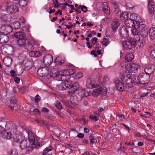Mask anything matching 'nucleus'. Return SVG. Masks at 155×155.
<instances>
[{
    "label": "nucleus",
    "instance_id": "f257e3e1",
    "mask_svg": "<svg viewBox=\"0 0 155 155\" xmlns=\"http://www.w3.org/2000/svg\"><path fill=\"white\" fill-rule=\"evenodd\" d=\"M120 78L122 82H124L127 88H131L134 84L137 82L136 78L134 76H131L130 74H121Z\"/></svg>",
    "mask_w": 155,
    "mask_h": 155
},
{
    "label": "nucleus",
    "instance_id": "f03ea898",
    "mask_svg": "<svg viewBox=\"0 0 155 155\" xmlns=\"http://www.w3.org/2000/svg\"><path fill=\"white\" fill-rule=\"evenodd\" d=\"M2 11H6L9 14H14L18 12V8L16 6L9 4L8 2H6L1 6L0 8Z\"/></svg>",
    "mask_w": 155,
    "mask_h": 155
},
{
    "label": "nucleus",
    "instance_id": "7ed1b4c3",
    "mask_svg": "<svg viewBox=\"0 0 155 155\" xmlns=\"http://www.w3.org/2000/svg\"><path fill=\"white\" fill-rule=\"evenodd\" d=\"M150 80V76L145 73H140L137 76V84H147Z\"/></svg>",
    "mask_w": 155,
    "mask_h": 155
},
{
    "label": "nucleus",
    "instance_id": "20e7f679",
    "mask_svg": "<svg viewBox=\"0 0 155 155\" xmlns=\"http://www.w3.org/2000/svg\"><path fill=\"white\" fill-rule=\"evenodd\" d=\"M20 147L21 149H26L28 151H32L33 150V145L28 140L25 139V137L23 140L19 143Z\"/></svg>",
    "mask_w": 155,
    "mask_h": 155
},
{
    "label": "nucleus",
    "instance_id": "39448f33",
    "mask_svg": "<svg viewBox=\"0 0 155 155\" xmlns=\"http://www.w3.org/2000/svg\"><path fill=\"white\" fill-rule=\"evenodd\" d=\"M137 28L139 30V33L143 37L145 38L147 36L148 34V29L147 26L144 24L140 25H137Z\"/></svg>",
    "mask_w": 155,
    "mask_h": 155
},
{
    "label": "nucleus",
    "instance_id": "423d86ee",
    "mask_svg": "<svg viewBox=\"0 0 155 155\" xmlns=\"http://www.w3.org/2000/svg\"><path fill=\"white\" fill-rule=\"evenodd\" d=\"M12 28L11 26L6 25L2 26L0 28V33L6 35L10 34L12 31Z\"/></svg>",
    "mask_w": 155,
    "mask_h": 155
},
{
    "label": "nucleus",
    "instance_id": "0eeeda50",
    "mask_svg": "<svg viewBox=\"0 0 155 155\" xmlns=\"http://www.w3.org/2000/svg\"><path fill=\"white\" fill-rule=\"evenodd\" d=\"M116 87L120 91H124L126 88V86L125 85V83L120 80H117L114 81Z\"/></svg>",
    "mask_w": 155,
    "mask_h": 155
},
{
    "label": "nucleus",
    "instance_id": "6e6552de",
    "mask_svg": "<svg viewBox=\"0 0 155 155\" xmlns=\"http://www.w3.org/2000/svg\"><path fill=\"white\" fill-rule=\"evenodd\" d=\"M130 41L133 43V46L137 49L141 48L143 47V42L140 39L136 40L135 38H131Z\"/></svg>",
    "mask_w": 155,
    "mask_h": 155
},
{
    "label": "nucleus",
    "instance_id": "1a4fd4ad",
    "mask_svg": "<svg viewBox=\"0 0 155 155\" xmlns=\"http://www.w3.org/2000/svg\"><path fill=\"white\" fill-rule=\"evenodd\" d=\"M71 84V82L70 81H63L57 87L59 90H64L69 87Z\"/></svg>",
    "mask_w": 155,
    "mask_h": 155
},
{
    "label": "nucleus",
    "instance_id": "9d476101",
    "mask_svg": "<svg viewBox=\"0 0 155 155\" xmlns=\"http://www.w3.org/2000/svg\"><path fill=\"white\" fill-rule=\"evenodd\" d=\"M37 42L34 40H31L25 45L24 48L27 51L31 52L34 49L33 45H35Z\"/></svg>",
    "mask_w": 155,
    "mask_h": 155
},
{
    "label": "nucleus",
    "instance_id": "9b49d317",
    "mask_svg": "<svg viewBox=\"0 0 155 155\" xmlns=\"http://www.w3.org/2000/svg\"><path fill=\"white\" fill-rule=\"evenodd\" d=\"M128 29L125 27H122L119 29L120 35L122 38H127L128 35Z\"/></svg>",
    "mask_w": 155,
    "mask_h": 155
},
{
    "label": "nucleus",
    "instance_id": "f8f14e48",
    "mask_svg": "<svg viewBox=\"0 0 155 155\" xmlns=\"http://www.w3.org/2000/svg\"><path fill=\"white\" fill-rule=\"evenodd\" d=\"M95 82L91 78H87L86 80V85L87 87L89 88L92 89L94 88L98 87L99 85L95 84Z\"/></svg>",
    "mask_w": 155,
    "mask_h": 155
},
{
    "label": "nucleus",
    "instance_id": "ddd939ff",
    "mask_svg": "<svg viewBox=\"0 0 155 155\" xmlns=\"http://www.w3.org/2000/svg\"><path fill=\"white\" fill-rule=\"evenodd\" d=\"M37 74L40 77L47 76L48 74V71L47 68L42 67L38 70Z\"/></svg>",
    "mask_w": 155,
    "mask_h": 155
},
{
    "label": "nucleus",
    "instance_id": "4468645a",
    "mask_svg": "<svg viewBox=\"0 0 155 155\" xmlns=\"http://www.w3.org/2000/svg\"><path fill=\"white\" fill-rule=\"evenodd\" d=\"M28 141L33 145H36L38 143L37 140L36 139L34 136L33 133L31 131L28 132Z\"/></svg>",
    "mask_w": 155,
    "mask_h": 155
},
{
    "label": "nucleus",
    "instance_id": "2eb2a0df",
    "mask_svg": "<svg viewBox=\"0 0 155 155\" xmlns=\"http://www.w3.org/2000/svg\"><path fill=\"white\" fill-rule=\"evenodd\" d=\"M69 87L68 93L70 94L74 93L78 89L79 84L77 82H74L72 85H70Z\"/></svg>",
    "mask_w": 155,
    "mask_h": 155
},
{
    "label": "nucleus",
    "instance_id": "dca6fc26",
    "mask_svg": "<svg viewBox=\"0 0 155 155\" xmlns=\"http://www.w3.org/2000/svg\"><path fill=\"white\" fill-rule=\"evenodd\" d=\"M131 38L129 39L128 41H125L122 43L123 47L127 50H130L132 48L133 43L130 41Z\"/></svg>",
    "mask_w": 155,
    "mask_h": 155
},
{
    "label": "nucleus",
    "instance_id": "f3484780",
    "mask_svg": "<svg viewBox=\"0 0 155 155\" xmlns=\"http://www.w3.org/2000/svg\"><path fill=\"white\" fill-rule=\"evenodd\" d=\"M54 70L53 69L52 70V75H51V76L53 77L56 80L61 81L62 78H61V74H62V71H58L57 70V72L55 73L54 72Z\"/></svg>",
    "mask_w": 155,
    "mask_h": 155
},
{
    "label": "nucleus",
    "instance_id": "a211bd4d",
    "mask_svg": "<svg viewBox=\"0 0 155 155\" xmlns=\"http://www.w3.org/2000/svg\"><path fill=\"white\" fill-rule=\"evenodd\" d=\"M154 68L155 66L153 65L149 64L144 69L145 73L150 76L153 72Z\"/></svg>",
    "mask_w": 155,
    "mask_h": 155
},
{
    "label": "nucleus",
    "instance_id": "6ab92c4d",
    "mask_svg": "<svg viewBox=\"0 0 155 155\" xmlns=\"http://www.w3.org/2000/svg\"><path fill=\"white\" fill-rule=\"evenodd\" d=\"M43 61L46 65H50L53 61V57L50 55L46 56L43 58Z\"/></svg>",
    "mask_w": 155,
    "mask_h": 155
},
{
    "label": "nucleus",
    "instance_id": "aec40b11",
    "mask_svg": "<svg viewBox=\"0 0 155 155\" xmlns=\"http://www.w3.org/2000/svg\"><path fill=\"white\" fill-rule=\"evenodd\" d=\"M125 24L128 28H131L134 26H137L136 23L129 18H127L125 21Z\"/></svg>",
    "mask_w": 155,
    "mask_h": 155
},
{
    "label": "nucleus",
    "instance_id": "412c9836",
    "mask_svg": "<svg viewBox=\"0 0 155 155\" xmlns=\"http://www.w3.org/2000/svg\"><path fill=\"white\" fill-rule=\"evenodd\" d=\"M102 8L104 12L107 15H110V8L108 6L106 2H104L103 3L102 5Z\"/></svg>",
    "mask_w": 155,
    "mask_h": 155
},
{
    "label": "nucleus",
    "instance_id": "4be33fe9",
    "mask_svg": "<svg viewBox=\"0 0 155 155\" xmlns=\"http://www.w3.org/2000/svg\"><path fill=\"white\" fill-rule=\"evenodd\" d=\"M120 25V23L116 19H114L112 21L111 24L112 28L113 31L115 32Z\"/></svg>",
    "mask_w": 155,
    "mask_h": 155
},
{
    "label": "nucleus",
    "instance_id": "5701e85b",
    "mask_svg": "<svg viewBox=\"0 0 155 155\" xmlns=\"http://www.w3.org/2000/svg\"><path fill=\"white\" fill-rule=\"evenodd\" d=\"M24 137L22 135L19 134H14L13 138L14 140L16 142H18L19 143L23 140Z\"/></svg>",
    "mask_w": 155,
    "mask_h": 155
},
{
    "label": "nucleus",
    "instance_id": "b1692460",
    "mask_svg": "<svg viewBox=\"0 0 155 155\" xmlns=\"http://www.w3.org/2000/svg\"><path fill=\"white\" fill-rule=\"evenodd\" d=\"M3 61L5 65L7 67H9L12 64V59L9 57H5L3 59Z\"/></svg>",
    "mask_w": 155,
    "mask_h": 155
},
{
    "label": "nucleus",
    "instance_id": "393cba45",
    "mask_svg": "<svg viewBox=\"0 0 155 155\" xmlns=\"http://www.w3.org/2000/svg\"><path fill=\"white\" fill-rule=\"evenodd\" d=\"M129 19L136 23L137 25H139V23L138 22L139 19V17L138 16L137 14L134 13L132 14L130 16Z\"/></svg>",
    "mask_w": 155,
    "mask_h": 155
},
{
    "label": "nucleus",
    "instance_id": "a878e982",
    "mask_svg": "<svg viewBox=\"0 0 155 155\" xmlns=\"http://www.w3.org/2000/svg\"><path fill=\"white\" fill-rule=\"evenodd\" d=\"M14 35L18 40L25 38V34L22 31L16 32L14 34Z\"/></svg>",
    "mask_w": 155,
    "mask_h": 155
},
{
    "label": "nucleus",
    "instance_id": "bb28decb",
    "mask_svg": "<svg viewBox=\"0 0 155 155\" xmlns=\"http://www.w3.org/2000/svg\"><path fill=\"white\" fill-rule=\"evenodd\" d=\"M78 95L81 98L88 96L89 93L85 89H80L78 90Z\"/></svg>",
    "mask_w": 155,
    "mask_h": 155
},
{
    "label": "nucleus",
    "instance_id": "cd10ccee",
    "mask_svg": "<svg viewBox=\"0 0 155 155\" xmlns=\"http://www.w3.org/2000/svg\"><path fill=\"white\" fill-rule=\"evenodd\" d=\"M8 40V37L6 34H2L0 35V43H4L7 42Z\"/></svg>",
    "mask_w": 155,
    "mask_h": 155
},
{
    "label": "nucleus",
    "instance_id": "c85d7f7f",
    "mask_svg": "<svg viewBox=\"0 0 155 155\" xmlns=\"http://www.w3.org/2000/svg\"><path fill=\"white\" fill-rule=\"evenodd\" d=\"M148 8L149 13L152 14L154 11V5L152 0H150L148 2Z\"/></svg>",
    "mask_w": 155,
    "mask_h": 155
},
{
    "label": "nucleus",
    "instance_id": "c756f323",
    "mask_svg": "<svg viewBox=\"0 0 155 155\" xmlns=\"http://www.w3.org/2000/svg\"><path fill=\"white\" fill-rule=\"evenodd\" d=\"M130 70L136 73L137 72L138 70L140 68V66L137 64H132L130 66Z\"/></svg>",
    "mask_w": 155,
    "mask_h": 155
},
{
    "label": "nucleus",
    "instance_id": "7c9ffc66",
    "mask_svg": "<svg viewBox=\"0 0 155 155\" xmlns=\"http://www.w3.org/2000/svg\"><path fill=\"white\" fill-rule=\"evenodd\" d=\"M149 35L151 39L153 40L155 39V28L152 27L150 29Z\"/></svg>",
    "mask_w": 155,
    "mask_h": 155
},
{
    "label": "nucleus",
    "instance_id": "2f4dec72",
    "mask_svg": "<svg viewBox=\"0 0 155 155\" xmlns=\"http://www.w3.org/2000/svg\"><path fill=\"white\" fill-rule=\"evenodd\" d=\"M30 56L33 57H37L40 56L41 55V53L38 51H35L29 52Z\"/></svg>",
    "mask_w": 155,
    "mask_h": 155
},
{
    "label": "nucleus",
    "instance_id": "473e14b6",
    "mask_svg": "<svg viewBox=\"0 0 155 155\" xmlns=\"http://www.w3.org/2000/svg\"><path fill=\"white\" fill-rule=\"evenodd\" d=\"M134 56L132 53L128 54L125 57V59L127 62H130L134 59Z\"/></svg>",
    "mask_w": 155,
    "mask_h": 155
},
{
    "label": "nucleus",
    "instance_id": "72a5a7b5",
    "mask_svg": "<svg viewBox=\"0 0 155 155\" xmlns=\"http://www.w3.org/2000/svg\"><path fill=\"white\" fill-rule=\"evenodd\" d=\"M33 66V63L31 61H27L25 63V67L27 70H29L32 68Z\"/></svg>",
    "mask_w": 155,
    "mask_h": 155
},
{
    "label": "nucleus",
    "instance_id": "f704fd0d",
    "mask_svg": "<svg viewBox=\"0 0 155 155\" xmlns=\"http://www.w3.org/2000/svg\"><path fill=\"white\" fill-rule=\"evenodd\" d=\"M101 89L98 88L94 89L92 94L95 97H98L100 94H101Z\"/></svg>",
    "mask_w": 155,
    "mask_h": 155
},
{
    "label": "nucleus",
    "instance_id": "c9c22d12",
    "mask_svg": "<svg viewBox=\"0 0 155 155\" xmlns=\"http://www.w3.org/2000/svg\"><path fill=\"white\" fill-rule=\"evenodd\" d=\"M120 16L122 20H124V19H126V20L128 18V12H122Z\"/></svg>",
    "mask_w": 155,
    "mask_h": 155
},
{
    "label": "nucleus",
    "instance_id": "e433bc0d",
    "mask_svg": "<svg viewBox=\"0 0 155 155\" xmlns=\"http://www.w3.org/2000/svg\"><path fill=\"white\" fill-rule=\"evenodd\" d=\"M18 45L20 46H24L25 47V45L26 43V38L24 39H20L18 40L17 41Z\"/></svg>",
    "mask_w": 155,
    "mask_h": 155
},
{
    "label": "nucleus",
    "instance_id": "4c0bfd02",
    "mask_svg": "<svg viewBox=\"0 0 155 155\" xmlns=\"http://www.w3.org/2000/svg\"><path fill=\"white\" fill-rule=\"evenodd\" d=\"M137 26H134V28L131 29L132 33L134 35H137L138 33H139V30L138 28H137Z\"/></svg>",
    "mask_w": 155,
    "mask_h": 155
},
{
    "label": "nucleus",
    "instance_id": "58836bf2",
    "mask_svg": "<svg viewBox=\"0 0 155 155\" xmlns=\"http://www.w3.org/2000/svg\"><path fill=\"white\" fill-rule=\"evenodd\" d=\"M37 122L40 125H41L42 124H43L44 126L47 127L48 125V123L46 121H45L42 120L41 119H39L37 120Z\"/></svg>",
    "mask_w": 155,
    "mask_h": 155
},
{
    "label": "nucleus",
    "instance_id": "ea45409f",
    "mask_svg": "<svg viewBox=\"0 0 155 155\" xmlns=\"http://www.w3.org/2000/svg\"><path fill=\"white\" fill-rule=\"evenodd\" d=\"M29 0H19V4L22 6H26Z\"/></svg>",
    "mask_w": 155,
    "mask_h": 155
},
{
    "label": "nucleus",
    "instance_id": "a19ab883",
    "mask_svg": "<svg viewBox=\"0 0 155 155\" xmlns=\"http://www.w3.org/2000/svg\"><path fill=\"white\" fill-rule=\"evenodd\" d=\"M54 105L58 110H60L62 109L61 104L59 101H57L55 103Z\"/></svg>",
    "mask_w": 155,
    "mask_h": 155
},
{
    "label": "nucleus",
    "instance_id": "79ce46f5",
    "mask_svg": "<svg viewBox=\"0 0 155 155\" xmlns=\"http://www.w3.org/2000/svg\"><path fill=\"white\" fill-rule=\"evenodd\" d=\"M13 27L15 29H17L20 27V24L18 21L13 23Z\"/></svg>",
    "mask_w": 155,
    "mask_h": 155
},
{
    "label": "nucleus",
    "instance_id": "37998d69",
    "mask_svg": "<svg viewBox=\"0 0 155 155\" xmlns=\"http://www.w3.org/2000/svg\"><path fill=\"white\" fill-rule=\"evenodd\" d=\"M89 139L90 140V142L91 143H96L97 142V140L94 138V137L92 135L89 136Z\"/></svg>",
    "mask_w": 155,
    "mask_h": 155
},
{
    "label": "nucleus",
    "instance_id": "c03bdc74",
    "mask_svg": "<svg viewBox=\"0 0 155 155\" xmlns=\"http://www.w3.org/2000/svg\"><path fill=\"white\" fill-rule=\"evenodd\" d=\"M68 71L69 70H65L63 71V72L62 73L64 74V75L66 76L67 79H69L70 78L69 72H68Z\"/></svg>",
    "mask_w": 155,
    "mask_h": 155
},
{
    "label": "nucleus",
    "instance_id": "a18cd8bd",
    "mask_svg": "<svg viewBox=\"0 0 155 155\" xmlns=\"http://www.w3.org/2000/svg\"><path fill=\"white\" fill-rule=\"evenodd\" d=\"M0 21H6L7 20V18L5 14H0Z\"/></svg>",
    "mask_w": 155,
    "mask_h": 155
},
{
    "label": "nucleus",
    "instance_id": "49530a36",
    "mask_svg": "<svg viewBox=\"0 0 155 155\" xmlns=\"http://www.w3.org/2000/svg\"><path fill=\"white\" fill-rule=\"evenodd\" d=\"M5 134V133H4L3 135H4V137H5L6 139H9L12 137V134L10 133L7 132H6V135Z\"/></svg>",
    "mask_w": 155,
    "mask_h": 155
},
{
    "label": "nucleus",
    "instance_id": "de8ad7c7",
    "mask_svg": "<svg viewBox=\"0 0 155 155\" xmlns=\"http://www.w3.org/2000/svg\"><path fill=\"white\" fill-rule=\"evenodd\" d=\"M9 155H17L18 153L15 149H13L9 151Z\"/></svg>",
    "mask_w": 155,
    "mask_h": 155
},
{
    "label": "nucleus",
    "instance_id": "09e8293b",
    "mask_svg": "<svg viewBox=\"0 0 155 155\" xmlns=\"http://www.w3.org/2000/svg\"><path fill=\"white\" fill-rule=\"evenodd\" d=\"M102 42L103 45L106 46L109 43L110 41L108 40V39L104 38Z\"/></svg>",
    "mask_w": 155,
    "mask_h": 155
},
{
    "label": "nucleus",
    "instance_id": "8fccbe9b",
    "mask_svg": "<svg viewBox=\"0 0 155 155\" xmlns=\"http://www.w3.org/2000/svg\"><path fill=\"white\" fill-rule=\"evenodd\" d=\"M89 118L95 121H97L99 119V118L97 116L93 115H90L89 117Z\"/></svg>",
    "mask_w": 155,
    "mask_h": 155
},
{
    "label": "nucleus",
    "instance_id": "3c124183",
    "mask_svg": "<svg viewBox=\"0 0 155 155\" xmlns=\"http://www.w3.org/2000/svg\"><path fill=\"white\" fill-rule=\"evenodd\" d=\"M126 67V63L124 62H121L120 65V68L121 69L123 70Z\"/></svg>",
    "mask_w": 155,
    "mask_h": 155
},
{
    "label": "nucleus",
    "instance_id": "603ef678",
    "mask_svg": "<svg viewBox=\"0 0 155 155\" xmlns=\"http://www.w3.org/2000/svg\"><path fill=\"white\" fill-rule=\"evenodd\" d=\"M52 1L53 2V4H54V2H55V4H54V7L55 8H58V7H59V5L61 6V5H60V4H59V2H58V1L57 0H56L55 1L53 0Z\"/></svg>",
    "mask_w": 155,
    "mask_h": 155
},
{
    "label": "nucleus",
    "instance_id": "864d4df0",
    "mask_svg": "<svg viewBox=\"0 0 155 155\" xmlns=\"http://www.w3.org/2000/svg\"><path fill=\"white\" fill-rule=\"evenodd\" d=\"M114 13L117 15V16H120L121 14V11L119 9H116V10H114Z\"/></svg>",
    "mask_w": 155,
    "mask_h": 155
},
{
    "label": "nucleus",
    "instance_id": "5fc2aeb1",
    "mask_svg": "<svg viewBox=\"0 0 155 155\" xmlns=\"http://www.w3.org/2000/svg\"><path fill=\"white\" fill-rule=\"evenodd\" d=\"M113 5V7L114 10L119 9L118 6V3L116 2H114L112 3Z\"/></svg>",
    "mask_w": 155,
    "mask_h": 155
},
{
    "label": "nucleus",
    "instance_id": "6e6d98bb",
    "mask_svg": "<svg viewBox=\"0 0 155 155\" xmlns=\"http://www.w3.org/2000/svg\"><path fill=\"white\" fill-rule=\"evenodd\" d=\"M97 38H96L94 37L92 38L91 40V44L93 45L95 44L97 42Z\"/></svg>",
    "mask_w": 155,
    "mask_h": 155
},
{
    "label": "nucleus",
    "instance_id": "4d7b16f0",
    "mask_svg": "<svg viewBox=\"0 0 155 155\" xmlns=\"http://www.w3.org/2000/svg\"><path fill=\"white\" fill-rule=\"evenodd\" d=\"M5 132L4 128L0 126V136H3L4 133Z\"/></svg>",
    "mask_w": 155,
    "mask_h": 155
},
{
    "label": "nucleus",
    "instance_id": "13d9d810",
    "mask_svg": "<svg viewBox=\"0 0 155 155\" xmlns=\"http://www.w3.org/2000/svg\"><path fill=\"white\" fill-rule=\"evenodd\" d=\"M150 55L152 59H155V49H153L151 51Z\"/></svg>",
    "mask_w": 155,
    "mask_h": 155
},
{
    "label": "nucleus",
    "instance_id": "bf43d9fd",
    "mask_svg": "<svg viewBox=\"0 0 155 155\" xmlns=\"http://www.w3.org/2000/svg\"><path fill=\"white\" fill-rule=\"evenodd\" d=\"M51 150V149H49L47 147L44 150L42 155H48L46 154L47 153Z\"/></svg>",
    "mask_w": 155,
    "mask_h": 155
},
{
    "label": "nucleus",
    "instance_id": "052dcab7",
    "mask_svg": "<svg viewBox=\"0 0 155 155\" xmlns=\"http://www.w3.org/2000/svg\"><path fill=\"white\" fill-rule=\"evenodd\" d=\"M10 73L13 78H14L17 76L16 73L14 70H11Z\"/></svg>",
    "mask_w": 155,
    "mask_h": 155
},
{
    "label": "nucleus",
    "instance_id": "680f3d73",
    "mask_svg": "<svg viewBox=\"0 0 155 155\" xmlns=\"http://www.w3.org/2000/svg\"><path fill=\"white\" fill-rule=\"evenodd\" d=\"M127 7V8L129 10H130L131 9H132L134 8V7L129 3H127L126 4Z\"/></svg>",
    "mask_w": 155,
    "mask_h": 155
},
{
    "label": "nucleus",
    "instance_id": "e2e57ef3",
    "mask_svg": "<svg viewBox=\"0 0 155 155\" xmlns=\"http://www.w3.org/2000/svg\"><path fill=\"white\" fill-rule=\"evenodd\" d=\"M107 90L106 88L104 89L103 90H101V95H105L107 93Z\"/></svg>",
    "mask_w": 155,
    "mask_h": 155
},
{
    "label": "nucleus",
    "instance_id": "0e129e2a",
    "mask_svg": "<svg viewBox=\"0 0 155 155\" xmlns=\"http://www.w3.org/2000/svg\"><path fill=\"white\" fill-rule=\"evenodd\" d=\"M87 8L84 5H82L81 6V10L84 12H86L87 11Z\"/></svg>",
    "mask_w": 155,
    "mask_h": 155
},
{
    "label": "nucleus",
    "instance_id": "69168bd1",
    "mask_svg": "<svg viewBox=\"0 0 155 155\" xmlns=\"http://www.w3.org/2000/svg\"><path fill=\"white\" fill-rule=\"evenodd\" d=\"M40 100V97L38 94H37L35 97V102L38 103Z\"/></svg>",
    "mask_w": 155,
    "mask_h": 155
},
{
    "label": "nucleus",
    "instance_id": "338daca9",
    "mask_svg": "<svg viewBox=\"0 0 155 155\" xmlns=\"http://www.w3.org/2000/svg\"><path fill=\"white\" fill-rule=\"evenodd\" d=\"M96 50H93L91 52V54L94 55L95 57H97V54L96 53Z\"/></svg>",
    "mask_w": 155,
    "mask_h": 155
},
{
    "label": "nucleus",
    "instance_id": "774afa93",
    "mask_svg": "<svg viewBox=\"0 0 155 155\" xmlns=\"http://www.w3.org/2000/svg\"><path fill=\"white\" fill-rule=\"evenodd\" d=\"M61 81H67L66 80V76L65 75H64V74H61Z\"/></svg>",
    "mask_w": 155,
    "mask_h": 155
}]
</instances>
